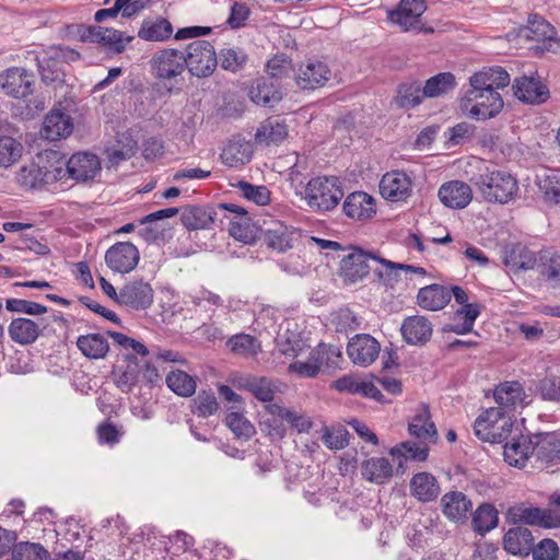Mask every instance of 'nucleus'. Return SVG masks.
<instances>
[{
  "label": "nucleus",
  "instance_id": "nucleus-7",
  "mask_svg": "<svg viewBox=\"0 0 560 560\" xmlns=\"http://www.w3.org/2000/svg\"><path fill=\"white\" fill-rule=\"evenodd\" d=\"M152 74L160 80H172L183 74L187 60L184 52L174 48L155 51L149 61Z\"/></svg>",
  "mask_w": 560,
  "mask_h": 560
},
{
  "label": "nucleus",
  "instance_id": "nucleus-14",
  "mask_svg": "<svg viewBox=\"0 0 560 560\" xmlns=\"http://www.w3.org/2000/svg\"><path fill=\"white\" fill-rule=\"evenodd\" d=\"M331 78L329 67L315 59L302 62L295 73V81L302 90H315L324 86Z\"/></svg>",
  "mask_w": 560,
  "mask_h": 560
},
{
  "label": "nucleus",
  "instance_id": "nucleus-27",
  "mask_svg": "<svg viewBox=\"0 0 560 560\" xmlns=\"http://www.w3.org/2000/svg\"><path fill=\"white\" fill-rule=\"evenodd\" d=\"M443 514L451 521L463 522L467 520L472 509L471 501L460 491L446 492L441 499Z\"/></svg>",
  "mask_w": 560,
  "mask_h": 560
},
{
  "label": "nucleus",
  "instance_id": "nucleus-34",
  "mask_svg": "<svg viewBox=\"0 0 560 560\" xmlns=\"http://www.w3.org/2000/svg\"><path fill=\"white\" fill-rule=\"evenodd\" d=\"M408 431L411 435L419 440L435 443L438 439V430L433 421L428 406H422L418 413L408 424Z\"/></svg>",
  "mask_w": 560,
  "mask_h": 560
},
{
  "label": "nucleus",
  "instance_id": "nucleus-40",
  "mask_svg": "<svg viewBox=\"0 0 560 560\" xmlns=\"http://www.w3.org/2000/svg\"><path fill=\"white\" fill-rule=\"evenodd\" d=\"M520 35L527 40L546 42L555 38L556 30L544 18L533 14L528 18V24L520 31Z\"/></svg>",
  "mask_w": 560,
  "mask_h": 560
},
{
  "label": "nucleus",
  "instance_id": "nucleus-21",
  "mask_svg": "<svg viewBox=\"0 0 560 560\" xmlns=\"http://www.w3.org/2000/svg\"><path fill=\"white\" fill-rule=\"evenodd\" d=\"M504 442V460L510 466L524 467L530 456L534 457L535 446L532 443V436L514 434Z\"/></svg>",
  "mask_w": 560,
  "mask_h": 560
},
{
  "label": "nucleus",
  "instance_id": "nucleus-15",
  "mask_svg": "<svg viewBox=\"0 0 560 560\" xmlns=\"http://www.w3.org/2000/svg\"><path fill=\"white\" fill-rule=\"evenodd\" d=\"M101 171V161L97 155L90 152H78L68 161L65 168L66 177L77 182L93 179Z\"/></svg>",
  "mask_w": 560,
  "mask_h": 560
},
{
  "label": "nucleus",
  "instance_id": "nucleus-16",
  "mask_svg": "<svg viewBox=\"0 0 560 560\" xmlns=\"http://www.w3.org/2000/svg\"><path fill=\"white\" fill-rule=\"evenodd\" d=\"M427 7L423 0H401L398 8L390 12L389 19L404 31L421 30V16Z\"/></svg>",
  "mask_w": 560,
  "mask_h": 560
},
{
  "label": "nucleus",
  "instance_id": "nucleus-55",
  "mask_svg": "<svg viewBox=\"0 0 560 560\" xmlns=\"http://www.w3.org/2000/svg\"><path fill=\"white\" fill-rule=\"evenodd\" d=\"M536 183L546 201L560 203V175L544 174L537 177Z\"/></svg>",
  "mask_w": 560,
  "mask_h": 560
},
{
  "label": "nucleus",
  "instance_id": "nucleus-3",
  "mask_svg": "<svg viewBox=\"0 0 560 560\" xmlns=\"http://www.w3.org/2000/svg\"><path fill=\"white\" fill-rule=\"evenodd\" d=\"M514 424L502 408H489L475 421V434L485 442L503 443L513 433Z\"/></svg>",
  "mask_w": 560,
  "mask_h": 560
},
{
  "label": "nucleus",
  "instance_id": "nucleus-32",
  "mask_svg": "<svg viewBox=\"0 0 560 560\" xmlns=\"http://www.w3.org/2000/svg\"><path fill=\"white\" fill-rule=\"evenodd\" d=\"M411 494L421 502H430L440 494L436 478L430 472H418L410 480Z\"/></svg>",
  "mask_w": 560,
  "mask_h": 560
},
{
  "label": "nucleus",
  "instance_id": "nucleus-51",
  "mask_svg": "<svg viewBox=\"0 0 560 560\" xmlns=\"http://www.w3.org/2000/svg\"><path fill=\"white\" fill-rule=\"evenodd\" d=\"M503 262L512 271L528 270L533 268L535 258L529 250L522 247H513L504 252Z\"/></svg>",
  "mask_w": 560,
  "mask_h": 560
},
{
  "label": "nucleus",
  "instance_id": "nucleus-5",
  "mask_svg": "<svg viewBox=\"0 0 560 560\" xmlns=\"http://www.w3.org/2000/svg\"><path fill=\"white\" fill-rule=\"evenodd\" d=\"M304 194L307 205L317 211L334 209L343 197L339 179L326 176L311 179Z\"/></svg>",
  "mask_w": 560,
  "mask_h": 560
},
{
  "label": "nucleus",
  "instance_id": "nucleus-44",
  "mask_svg": "<svg viewBox=\"0 0 560 560\" xmlns=\"http://www.w3.org/2000/svg\"><path fill=\"white\" fill-rule=\"evenodd\" d=\"M479 314L480 306L478 304H466L460 310H457L454 315V320L462 323H455L451 325L450 330L457 335L470 332Z\"/></svg>",
  "mask_w": 560,
  "mask_h": 560
},
{
  "label": "nucleus",
  "instance_id": "nucleus-49",
  "mask_svg": "<svg viewBox=\"0 0 560 560\" xmlns=\"http://www.w3.org/2000/svg\"><path fill=\"white\" fill-rule=\"evenodd\" d=\"M380 265L378 268L374 269L378 280L386 287L393 288L399 280V272L405 271V264L394 262L392 260L374 257Z\"/></svg>",
  "mask_w": 560,
  "mask_h": 560
},
{
  "label": "nucleus",
  "instance_id": "nucleus-24",
  "mask_svg": "<svg viewBox=\"0 0 560 560\" xmlns=\"http://www.w3.org/2000/svg\"><path fill=\"white\" fill-rule=\"evenodd\" d=\"M438 196L441 202L451 209H464L472 199L470 186L460 180H451L439 188Z\"/></svg>",
  "mask_w": 560,
  "mask_h": 560
},
{
  "label": "nucleus",
  "instance_id": "nucleus-62",
  "mask_svg": "<svg viewBox=\"0 0 560 560\" xmlns=\"http://www.w3.org/2000/svg\"><path fill=\"white\" fill-rule=\"evenodd\" d=\"M348 435L349 432L342 428L339 427L337 429H329L328 427H325L323 430V442L329 450H342L345 448L348 443Z\"/></svg>",
  "mask_w": 560,
  "mask_h": 560
},
{
  "label": "nucleus",
  "instance_id": "nucleus-9",
  "mask_svg": "<svg viewBox=\"0 0 560 560\" xmlns=\"http://www.w3.org/2000/svg\"><path fill=\"white\" fill-rule=\"evenodd\" d=\"M49 323L46 318L36 320L27 317H16L11 320L8 327L10 338L21 346L33 345L44 335Z\"/></svg>",
  "mask_w": 560,
  "mask_h": 560
},
{
  "label": "nucleus",
  "instance_id": "nucleus-57",
  "mask_svg": "<svg viewBox=\"0 0 560 560\" xmlns=\"http://www.w3.org/2000/svg\"><path fill=\"white\" fill-rule=\"evenodd\" d=\"M231 351L240 355H253L259 350L258 341L250 335L240 334L228 340Z\"/></svg>",
  "mask_w": 560,
  "mask_h": 560
},
{
  "label": "nucleus",
  "instance_id": "nucleus-4",
  "mask_svg": "<svg viewBox=\"0 0 560 560\" xmlns=\"http://www.w3.org/2000/svg\"><path fill=\"white\" fill-rule=\"evenodd\" d=\"M503 98L495 90L470 88L462 98L460 108L467 116L486 120L497 116L503 108Z\"/></svg>",
  "mask_w": 560,
  "mask_h": 560
},
{
  "label": "nucleus",
  "instance_id": "nucleus-11",
  "mask_svg": "<svg viewBox=\"0 0 560 560\" xmlns=\"http://www.w3.org/2000/svg\"><path fill=\"white\" fill-rule=\"evenodd\" d=\"M340 357L341 352L338 348L332 346H319L310 352L305 361L291 363L289 371L304 377H313L319 372L324 364L329 365V361L332 360V358L339 359Z\"/></svg>",
  "mask_w": 560,
  "mask_h": 560
},
{
  "label": "nucleus",
  "instance_id": "nucleus-2",
  "mask_svg": "<svg viewBox=\"0 0 560 560\" xmlns=\"http://www.w3.org/2000/svg\"><path fill=\"white\" fill-rule=\"evenodd\" d=\"M67 161L56 150H45L36 155V160L21 170L24 185L34 187L36 184H48L66 178Z\"/></svg>",
  "mask_w": 560,
  "mask_h": 560
},
{
  "label": "nucleus",
  "instance_id": "nucleus-48",
  "mask_svg": "<svg viewBox=\"0 0 560 560\" xmlns=\"http://www.w3.org/2000/svg\"><path fill=\"white\" fill-rule=\"evenodd\" d=\"M455 77L451 72H441L425 81L423 94L425 97H436L455 88Z\"/></svg>",
  "mask_w": 560,
  "mask_h": 560
},
{
  "label": "nucleus",
  "instance_id": "nucleus-25",
  "mask_svg": "<svg viewBox=\"0 0 560 560\" xmlns=\"http://www.w3.org/2000/svg\"><path fill=\"white\" fill-rule=\"evenodd\" d=\"M469 84L472 89L498 91L510 84V74L501 67L483 68L469 78Z\"/></svg>",
  "mask_w": 560,
  "mask_h": 560
},
{
  "label": "nucleus",
  "instance_id": "nucleus-42",
  "mask_svg": "<svg viewBox=\"0 0 560 560\" xmlns=\"http://www.w3.org/2000/svg\"><path fill=\"white\" fill-rule=\"evenodd\" d=\"M77 346L82 354L89 359H103L109 350V345L101 334H88L80 336Z\"/></svg>",
  "mask_w": 560,
  "mask_h": 560
},
{
  "label": "nucleus",
  "instance_id": "nucleus-63",
  "mask_svg": "<svg viewBox=\"0 0 560 560\" xmlns=\"http://www.w3.org/2000/svg\"><path fill=\"white\" fill-rule=\"evenodd\" d=\"M135 37L132 35L125 36L120 31L104 27L101 36V44L107 45L110 49L116 52H121L126 45L130 43Z\"/></svg>",
  "mask_w": 560,
  "mask_h": 560
},
{
  "label": "nucleus",
  "instance_id": "nucleus-35",
  "mask_svg": "<svg viewBox=\"0 0 560 560\" xmlns=\"http://www.w3.org/2000/svg\"><path fill=\"white\" fill-rule=\"evenodd\" d=\"M219 207L237 214L235 219L230 220L229 233L235 240L247 243L252 238V231L246 210L234 203H221Z\"/></svg>",
  "mask_w": 560,
  "mask_h": 560
},
{
  "label": "nucleus",
  "instance_id": "nucleus-60",
  "mask_svg": "<svg viewBox=\"0 0 560 560\" xmlns=\"http://www.w3.org/2000/svg\"><path fill=\"white\" fill-rule=\"evenodd\" d=\"M13 560H48V552L39 545L21 542L12 551Z\"/></svg>",
  "mask_w": 560,
  "mask_h": 560
},
{
  "label": "nucleus",
  "instance_id": "nucleus-50",
  "mask_svg": "<svg viewBox=\"0 0 560 560\" xmlns=\"http://www.w3.org/2000/svg\"><path fill=\"white\" fill-rule=\"evenodd\" d=\"M248 95L257 105H269L280 100V93L265 79H257L249 88Z\"/></svg>",
  "mask_w": 560,
  "mask_h": 560
},
{
  "label": "nucleus",
  "instance_id": "nucleus-41",
  "mask_svg": "<svg viewBox=\"0 0 560 560\" xmlns=\"http://www.w3.org/2000/svg\"><path fill=\"white\" fill-rule=\"evenodd\" d=\"M287 136V125L278 118H269L257 129L255 140L257 143L270 145L281 142Z\"/></svg>",
  "mask_w": 560,
  "mask_h": 560
},
{
  "label": "nucleus",
  "instance_id": "nucleus-52",
  "mask_svg": "<svg viewBox=\"0 0 560 560\" xmlns=\"http://www.w3.org/2000/svg\"><path fill=\"white\" fill-rule=\"evenodd\" d=\"M240 385L249 390L257 399L265 402L271 401L276 393L271 381L266 377L249 376Z\"/></svg>",
  "mask_w": 560,
  "mask_h": 560
},
{
  "label": "nucleus",
  "instance_id": "nucleus-43",
  "mask_svg": "<svg viewBox=\"0 0 560 560\" xmlns=\"http://www.w3.org/2000/svg\"><path fill=\"white\" fill-rule=\"evenodd\" d=\"M167 387L182 397H190L196 392V381L182 370L171 371L166 376Z\"/></svg>",
  "mask_w": 560,
  "mask_h": 560
},
{
  "label": "nucleus",
  "instance_id": "nucleus-58",
  "mask_svg": "<svg viewBox=\"0 0 560 560\" xmlns=\"http://www.w3.org/2000/svg\"><path fill=\"white\" fill-rule=\"evenodd\" d=\"M219 409L217 397L210 392H200L192 400L191 411L199 417H209Z\"/></svg>",
  "mask_w": 560,
  "mask_h": 560
},
{
  "label": "nucleus",
  "instance_id": "nucleus-28",
  "mask_svg": "<svg viewBox=\"0 0 560 560\" xmlns=\"http://www.w3.org/2000/svg\"><path fill=\"white\" fill-rule=\"evenodd\" d=\"M343 212L355 220L371 218L375 213V202L372 196L364 191L350 194L343 202Z\"/></svg>",
  "mask_w": 560,
  "mask_h": 560
},
{
  "label": "nucleus",
  "instance_id": "nucleus-54",
  "mask_svg": "<svg viewBox=\"0 0 560 560\" xmlns=\"http://www.w3.org/2000/svg\"><path fill=\"white\" fill-rule=\"evenodd\" d=\"M225 424L237 439L247 441L256 433L253 423L241 412H230L225 418Z\"/></svg>",
  "mask_w": 560,
  "mask_h": 560
},
{
  "label": "nucleus",
  "instance_id": "nucleus-46",
  "mask_svg": "<svg viewBox=\"0 0 560 560\" xmlns=\"http://www.w3.org/2000/svg\"><path fill=\"white\" fill-rule=\"evenodd\" d=\"M425 97L423 86L417 81L402 83L398 88L397 104L404 108H412L419 105Z\"/></svg>",
  "mask_w": 560,
  "mask_h": 560
},
{
  "label": "nucleus",
  "instance_id": "nucleus-12",
  "mask_svg": "<svg viewBox=\"0 0 560 560\" xmlns=\"http://www.w3.org/2000/svg\"><path fill=\"white\" fill-rule=\"evenodd\" d=\"M140 259L138 248L130 242H119L110 246L105 254L106 265L115 272L132 271Z\"/></svg>",
  "mask_w": 560,
  "mask_h": 560
},
{
  "label": "nucleus",
  "instance_id": "nucleus-23",
  "mask_svg": "<svg viewBox=\"0 0 560 560\" xmlns=\"http://www.w3.org/2000/svg\"><path fill=\"white\" fill-rule=\"evenodd\" d=\"M72 131L73 120L71 116L60 109H52L43 121L40 135L49 141H57L69 137Z\"/></svg>",
  "mask_w": 560,
  "mask_h": 560
},
{
  "label": "nucleus",
  "instance_id": "nucleus-20",
  "mask_svg": "<svg viewBox=\"0 0 560 560\" xmlns=\"http://www.w3.org/2000/svg\"><path fill=\"white\" fill-rule=\"evenodd\" d=\"M400 332L411 346H424L432 337L433 325L425 316L412 315L404 319Z\"/></svg>",
  "mask_w": 560,
  "mask_h": 560
},
{
  "label": "nucleus",
  "instance_id": "nucleus-13",
  "mask_svg": "<svg viewBox=\"0 0 560 560\" xmlns=\"http://www.w3.org/2000/svg\"><path fill=\"white\" fill-rule=\"evenodd\" d=\"M4 93L14 98H25L33 93L35 75L24 68H10L1 77Z\"/></svg>",
  "mask_w": 560,
  "mask_h": 560
},
{
  "label": "nucleus",
  "instance_id": "nucleus-64",
  "mask_svg": "<svg viewBox=\"0 0 560 560\" xmlns=\"http://www.w3.org/2000/svg\"><path fill=\"white\" fill-rule=\"evenodd\" d=\"M237 186L243 196L256 205L265 206L270 200V191L266 186H254L247 182H240Z\"/></svg>",
  "mask_w": 560,
  "mask_h": 560
},
{
  "label": "nucleus",
  "instance_id": "nucleus-17",
  "mask_svg": "<svg viewBox=\"0 0 560 560\" xmlns=\"http://www.w3.org/2000/svg\"><path fill=\"white\" fill-rule=\"evenodd\" d=\"M153 302V289L148 282L133 280L119 290L118 304L145 310Z\"/></svg>",
  "mask_w": 560,
  "mask_h": 560
},
{
  "label": "nucleus",
  "instance_id": "nucleus-39",
  "mask_svg": "<svg viewBox=\"0 0 560 560\" xmlns=\"http://www.w3.org/2000/svg\"><path fill=\"white\" fill-rule=\"evenodd\" d=\"M294 232L287 225L278 222L264 232L262 238L269 248L283 253L293 246Z\"/></svg>",
  "mask_w": 560,
  "mask_h": 560
},
{
  "label": "nucleus",
  "instance_id": "nucleus-29",
  "mask_svg": "<svg viewBox=\"0 0 560 560\" xmlns=\"http://www.w3.org/2000/svg\"><path fill=\"white\" fill-rule=\"evenodd\" d=\"M451 301V292L441 284H430L419 290L417 304L427 311H440Z\"/></svg>",
  "mask_w": 560,
  "mask_h": 560
},
{
  "label": "nucleus",
  "instance_id": "nucleus-61",
  "mask_svg": "<svg viewBox=\"0 0 560 560\" xmlns=\"http://www.w3.org/2000/svg\"><path fill=\"white\" fill-rule=\"evenodd\" d=\"M331 324L339 332H349L360 327V320L349 308H340L331 315Z\"/></svg>",
  "mask_w": 560,
  "mask_h": 560
},
{
  "label": "nucleus",
  "instance_id": "nucleus-6",
  "mask_svg": "<svg viewBox=\"0 0 560 560\" xmlns=\"http://www.w3.org/2000/svg\"><path fill=\"white\" fill-rule=\"evenodd\" d=\"M184 58L187 60L186 68L191 75L197 78L209 77L218 65L213 45L203 39H197L188 44Z\"/></svg>",
  "mask_w": 560,
  "mask_h": 560
},
{
  "label": "nucleus",
  "instance_id": "nucleus-47",
  "mask_svg": "<svg viewBox=\"0 0 560 560\" xmlns=\"http://www.w3.org/2000/svg\"><path fill=\"white\" fill-rule=\"evenodd\" d=\"M428 441L420 440L419 443L402 442L390 450V455L405 459L424 462L428 458L429 446Z\"/></svg>",
  "mask_w": 560,
  "mask_h": 560
},
{
  "label": "nucleus",
  "instance_id": "nucleus-1",
  "mask_svg": "<svg viewBox=\"0 0 560 560\" xmlns=\"http://www.w3.org/2000/svg\"><path fill=\"white\" fill-rule=\"evenodd\" d=\"M478 175L470 177V182L480 191L487 202L508 203L518 191L517 180L506 171L489 170L482 161H478Z\"/></svg>",
  "mask_w": 560,
  "mask_h": 560
},
{
  "label": "nucleus",
  "instance_id": "nucleus-56",
  "mask_svg": "<svg viewBox=\"0 0 560 560\" xmlns=\"http://www.w3.org/2000/svg\"><path fill=\"white\" fill-rule=\"evenodd\" d=\"M23 147L14 138L0 135V166L8 167L22 154Z\"/></svg>",
  "mask_w": 560,
  "mask_h": 560
},
{
  "label": "nucleus",
  "instance_id": "nucleus-19",
  "mask_svg": "<svg viewBox=\"0 0 560 560\" xmlns=\"http://www.w3.org/2000/svg\"><path fill=\"white\" fill-rule=\"evenodd\" d=\"M412 191L410 177L399 171L386 173L380 182L381 195L389 201H404Z\"/></svg>",
  "mask_w": 560,
  "mask_h": 560
},
{
  "label": "nucleus",
  "instance_id": "nucleus-26",
  "mask_svg": "<svg viewBox=\"0 0 560 560\" xmlns=\"http://www.w3.org/2000/svg\"><path fill=\"white\" fill-rule=\"evenodd\" d=\"M535 446L534 457L541 464H552L560 459V435L557 433H539L532 436Z\"/></svg>",
  "mask_w": 560,
  "mask_h": 560
},
{
  "label": "nucleus",
  "instance_id": "nucleus-45",
  "mask_svg": "<svg viewBox=\"0 0 560 560\" xmlns=\"http://www.w3.org/2000/svg\"><path fill=\"white\" fill-rule=\"evenodd\" d=\"M180 220L188 230L207 229L213 222L211 212L196 206L185 208Z\"/></svg>",
  "mask_w": 560,
  "mask_h": 560
},
{
  "label": "nucleus",
  "instance_id": "nucleus-10",
  "mask_svg": "<svg viewBox=\"0 0 560 560\" xmlns=\"http://www.w3.org/2000/svg\"><path fill=\"white\" fill-rule=\"evenodd\" d=\"M513 522L544 528H560V511L552 508H514L509 511Z\"/></svg>",
  "mask_w": 560,
  "mask_h": 560
},
{
  "label": "nucleus",
  "instance_id": "nucleus-53",
  "mask_svg": "<svg viewBox=\"0 0 560 560\" xmlns=\"http://www.w3.org/2000/svg\"><path fill=\"white\" fill-rule=\"evenodd\" d=\"M498 524V512L491 504H481L472 517L474 529L485 534L494 528Z\"/></svg>",
  "mask_w": 560,
  "mask_h": 560
},
{
  "label": "nucleus",
  "instance_id": "nucleus-31",
  "mask_svg": "<svg viewBox=\"0 0 560 560\" xmlns=\"http://www.w3.org/2000/svg\"><path fill=\"white\" fill-rule=\"evenodd\" d=\"M394 468L385 457H370L361 463V475L366 481L384 485L393 476Z\"/></svg>",
  "mask_w": 560,
  "mask_h": 560
},
{
  "label": "nucleus",
  "instance_id": "nucleus-59",
  "mask_svg": "<svg viewBox=\"0 0 560 560\" xmlns=\"http://www.w3.org/2000/svg\"><path fill=\"white\" fill-rule=\"evenodd\" d=\"M5 308L9 312L22 313L31 316H40L47 313L48 308L39 303L24 299H7Z\"/></svg>",
  "mask_w": 560,
  "mask_h": 560
},
{
  "label": "nucleus",
  "instance_id": "nucleus-36",
  "mask_svg": "<svg viewBox=\"0 0 560 560\" xmlns=\"http://www.w3.org/2000/svg\"><path fill=\"white\" fill-rule=\"evenodd\" d=\"M126 366H116L113 374L116 385L122 392H129L138 383L141 375V364L132 354L125 355Z\"/></svg>",
  "mask_w": 560,
  "mask_h": 560
},
{
  "label": "nucleus",
  "instance_id": "nucleus-33",
  "mask_svg": "<svg viewBox=\"0 0 560 560\" xmlns=\"http://www.w3.org/2000/svg\"><path fill=\"white\" fill-rule=\"evenodd\" d=\"M253 147L249 141L232 139L221 153L222 162L230 167H238L250 161Z\"/></svg>",
  "mask_w": 560,
  "mask_h": 560
},
{
  "label": "nucleus",
  "instance_id": "nucleus-18",
  "mask_svg": "<svg viewBox=\"0 0 560 560\" xmlns=\"http://www.w3.org/2000/svg\"><path fill=\"white\" fill-rule=\"evenodd\" d=\"M381 346L370 335H357L348 343V355L351 361L361 366L372 364L378 357Z\"/></svg>",
  "mask_w": 560,
  "mask_h": 560
},
{
  "label": "nucleus",
  "instance_id": "nucleus-30",
  "mask_svg": "<svg viewBox=\"0 0 560 560\" xmlns=\"http://www.w3.org/2000/svg\"><path fill=\"white\" fill-rule=\"evenodd\" d=\"M534 544L532 532L527 527L510 528L503 538L504 549L514 556L528 555Z\"/></svg>",
  "mask_w": 560,
  "mask_h": 560
},
{
  "label": "nucleus",
  "instance_id": "nucleus-22",
  "mask_svg": "<svg viewBox=\"0 0 560 560\" xmlns=\"http://www.w3.org/2000/svg\"><path fill=\"white\" fill-rule=\"evenodd\" d=\"M513 91L520 101L528 104H541L549 97L548 88L534 77L516 78L513 82Z\"/></svg>",
  "mask_w": 560,
  "mask_h": 560
},
{
  "label": "nucleus",
  "instance_id": "nucleus-8",
  "mask_svg": "<svg viewBox=\"0 0 560 560\" xmlns=\"http://www.w3.org/2000/svg\"><path fill=\"white\" fill-rule=\"evenodd\" d=\"M376 255L364 252L361 248H349L340 258V276L346 283H355L363 280L372 267L370 261H375Z\"/></svg>",
  "mask_w": 560,
  "mask_h": 560
},
{
  "label": "nucleus",
  "instance_id": "nucleus-38",
  "mask_svg": "<svg viewBox=\"0 0 560 560\" xmlns=\"http://www.w3.org/2000/svg\"><path fill=\"white\" fill-rule=\"evenodd\" d=\"M494 399L501 407L515 408L525 404L526 394L518 382H505L497 386Z\"/></svg>",
  "mask_w": 560,
  "mask_h": 560
},
{
  "label": "nucleus",
  "instance_id": "nucleus-37",
  "mask_svg": "<svg viewBox=\"0 0 560 560\" xmlns=\"http://www.w3.org/2000/svg\"><path fill=\"white\" fill-rule=\"evenodd\" d=\"M172 34L173 26L164 18L147 19L138 31V37L148 42H165Z\"/></svg>",
  "mask_w": 560,
  "mask_h": 560
}]
</instances>
